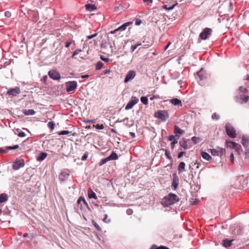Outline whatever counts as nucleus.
<instances>
[{"label": "nucleus", "instance_id": "f257e3e1", "mask_svg": "<svg viewBox=\"0 0 249 249\" xmlns=\"http://www.w3.org/2000/svg\"><path fill=\"white\" fill-rule=\"evenodd\" d=\"M154 116L162 121H165L169 118V114L165 110H158L155 112Z\"/></svg>", "mask_w": 249, "mask_h": 249}, {"label": "nucleus", "instance_id": "f03ea898", "mask_svg": "<svg viewBox=\"0 0 249 249\" xmlns=\"http://www.w3.org/2000/svg\"><path fill=\"white\" fill-rule=\"evenodd\" d=\"M166 202V206L172 205L179 201L178 196L173 194H169L167 196L165 197Z\"/></svg>", "mask_w": 249, "mask_h": 249}, {"label": "nucleus", "instance_id": "7ed1b4c3", "mask_svg": "<svg viewBox=\"0 0 249 249\" xmlns=\"http://www.w3.org/2000/svg\"><path fill=\"white\" fill-rule=\"evenodd\" d=\"M208 152H210L213 156H218L221 157L225 154V150L222 148L217 147L215 149H208Z\"/></svg>", "mask_w": 249, "mask_h": 249}, {"label": "nucleus", "instance_id": "20e7f679", "mask_svg": "<svg viewBox=\"0 0 249 249\" xmlns=\"http://www.w3.org/2000/svg\"><path fill=\"white\" fill-rule=\"evenodd\" d=\"M225 127L227 135L231 138H234L236 134L233 127L230 124H227Z\"/></svg>", "mask_w": 249, "mask_h": 249}, {"label": "nucleus", "instance_id": "39448f33", "mask_svg": "<svg viewBox=\"0 0 249 249\" xmlns=\"http://www.w3.org/2000/svg\"><path fill=\"white\" fill-rule=\"evenodd\" d=\"M212 30L211 28H206L200 34L199 37L202 40L207 39L210 35L212 34Z\"/></svg>", "mask_w": 249, "mask_h": 249}, {"label": "nucleus", "instance_id": "423d86ee", "mask_svg": "<svg viewBox=\"0 0 249 249\" xmlns=\"http://www.w3.org/2000/svg\"><path fill=\"white\" fill-rule=\"evenodd\" d=\"M77 87V84L75 81H69L66 83V89L68 92L74 91Z\"/></svg>", "mask_w": 249, "mask_h": 249}, {"label": "nucleus", "instance_id": "0eeeda50", "mask_svg": "<svg viewBox=\"0 0 249 249\" xmlns=\"http://www.w3.org/2000/svg\"><path fill=\"white\" fill-rule=\"evenodd\" d=\"M24 161L22 159H17L14 162L12 167L15 170H18L24 166Z\"/></svg>", "mask_w": 249, "mask_h": 249}, {"label": "nucleus", "instance_id": "6e6552de", "mask_svg": "<svg viewBox=\"0 0 249 249\" xmlns=\"http://www.w3.org/2000/svg\"><path fill=\"white\" fill-rule=\"evenodd\" d=\"M48 75L50 78L55 80H59L61 78L59 73L54 70L50 71L48 72Z\"/></svg>", "mask_w": 249, "mask_h": 249}, {"label": "nucleus", "instance_id": "1a4fd4ad", "mask_svg": "<svg viewBox=\"0 0 249 249\" xmlns=\"http://www.w3.org/2000/svg\"><path fill=\"white\" fill-rule=\"evenodd\" d=\"M139 101V99L136 97L132 96L125 107V109H130L131 108L136 104Z\"/></svg>", "mask_w": 249, "mask_h": 249}, {"label": "nucleus", "instance_id": "9d476101", "mask_svg": "<svg viewBox=\"0 0 249 249\" xmlns=\"http://www.w3.org/2000/svg\"><path fill=\"white\" fill-rule=\"evenodd\" d=\"M249 97L244 94H240L236 96L237 100L241 103H246L249 100Z\"/></svg>", "mask_w": 249, "mask_h": 249}, {"label": "nucleus", "instance_id": "9b49d317", "mask_svg": "<svg viewBox=\"0 0 249 249\" xmlns=\"http://www.w3.org/2000/svg\"><path fill=\"white\" fill-rule=\"evenodd\" d=\"M136 76V72L134 71H129L126 74L124 79V82L127 83L130 80L133 79Z\"/></svg>", "mask_w": 249, "mask_h": 249}, {"label": "nucleus", "instance_id": "f8f14e48", "mask_svg": "<svg viewBox=\"0 0 249 249\" xmlns=\"http://www.w3.org/2000/svg\"><path fill=\"white\" fill-rule=\"evenodd\" d=\"M20 93V89L18 87H16L14 89H11L7 91V94L9 95H12L16 96Z\"/></svg>", "mask_w": 249, "mask_h": 249}, {"label": "nucleus", "instance_id": "ddd939ff", "mask_svg": "<svg viewBox=\"0 0 249 249\" xmlns=\"http://www.w3.org/2000/svg\"><path fill=\"white\" fill-rule=\"evenodd\" d=\"M197 74L201 81L206 79L208 77V74L203 69H201V70L197 72Z\"/></svg>", "mask_w": 249, "mask_h": 249}, {"label": "nucleus", "instance_id": "4468645a", "mask_svg": "<svg viewBox=\"0 0 249 249\" xmlns=\"http://www.w3.org/2000/svg\"><path fill=\"white\" fill-rule=\"evenodd\" d=\"M10 113L14 115L15 117L22 118L24 116L23 110H13V112L9 110Z\"/></svg>", "mask_w": 249, "mask_h": 249}, {"label": "nucleus", "instance_id": "2eb2a0df", "mask_svg": "<svg viewBox=\"0 0 249 249\" xmlns=\"http://www.w3.org/2000/svg\"><path fill=\"white\" fill-rule=\"evenodd\" d=\"M179 184V178L178 176L176 173L173 175V182L172 186L174 187L175 189H176Z\"/></svg>", "mask_w": 249, "mask_h": 249}, {"label": "nucleus", "instance_id": "dca6fc26", "mask_svg": "<svg viewBox=\"0 0 249 249\" xmlns=\"http://www.w3.org/2000/svg\"><path fill=\"white\" fill-rule=\"evenodd\" d=\"M242 143L245 147H248L249 145V137L243 135L242 138Z\"/></svg>", "mask_w": 249, "mask_h": 249}, {"label": "nucleus", "instance_id": "f3484780", "mask_svg": "<svg viewBox=\"0 0 249 249\" xmlns=\"http://www.w3.org/2000/svg\"><path fill=\"white\" fill-rule=\"evenodd\" d=\"M170 102L175 106H177L178 107H182V102L181 100L177 99L174 98L173 99L170 100Z\"/></svg>", "mask_w": 249, "mask_h": 249}, {"label": "nucleus", "instance_id": "a211bd4d", "mask_svg": "<svg viewBox=\"0 0 249 249\" xmlns=\"http://www.w3.org/2000/svg\"><path fill=\"white\" fill-rule=\"evenodd\" d=\"M185 163L184 162L182 161L179 163L178 167V170L179 174L185 171Z\"/></svg>", "mask_w": 249, "mask_h": 249}, {"label": "nucleus", "instance_id": "6ab92c4d", "mask_svg": "<svg viewBox=\"0 0 249 249\" xmlns=\"http://www.w3.org/2000/svg\"><path fill=\"white\" fill-rule=\"evenodd\" d=\"M233 240H229L228 239H225L223 240L222 241V245L223 246H224L226 248L229 247L231 246L232 245V241Z\"/></svg>", "mask_w": 249, "mask_h": 249}, {"label": "nucleus", "instance_id": "aec40b11", "mask_svg": "<svg viewBox=\"0 0 249 249\" xmlns=\"http://www.w3.org/2000/svg\"><path fill=\"white\" fill-rule=\"evenodd\" d=\"M201 156L204 159H205L208 161L211 160H212V157L207 152H201Z\"/></svg>", "mask_w": 249, "mask_h": 249}, {"label": "nucleus", "instance_id": "412c9836", "mask_svg": "<svg viewBox=\"0 0 249 249\" xmlns=\"http://www.w3.org/2000/svg\"><path fill=\"white\" fill-rule=\"evenodd\" d=\"M174 133L177 136L178 134L182 135L184 133V131L179 128L178 126L175 125L174 126Z\"/></svg>", "mask_w": 249, "mask_h": 249}, {"label": "nucleus", "instance_id": "4be33fe9", "mask_svg": "<svg viewBox=\"0 0 249 249\" xmlns=\"http://www.w3.org/2000/svg\"><path fill=\"white\" fill-rule=\"evenodd\" d=\"M47 154L46 153L42 152L37 157L36 160L38 161H42L44 160L47 157Z\"/></svg>", "mask_w": 249, "mask_h": 249}, {"label": "nucleus", "instance_id": "5701e85b", "mask_svg": "<svg viewBox=\"0 0 249 249\" xmlns=\"http://www.w3.org/2000/svg\"><path fill=\"white\" fill-rule=\"evenodd\" d=\"M179 145L184 149H186L188 148L187 142L185 139H182V140L179 142Z\"/></svg>", "mask_w": 249, "mask_h": 249}, {"label": "nucleus", "instance_id": "b1692460", "mask_svg": "<svg viewBox=\"0 0 249 249\" xmlns=\"http://www.w3.org/2000/svg\"><path fill=\"white\" fill-rule=\"evenodd\" d=\"M8 200V196L6 194L0 195V203L4 202Z\"/></svg>", "mask_w": 249, "mask_h": 249}, {"label": "nucleus", "instance_id": "393cba45", "mask_svg": "<svg viewBox=\"0 0 249 249\" xmlns=\"http://www.w3.org/2000/svg\"><path fill=\"white\" fill-rule=\"evenodd\" d=\"M88 195L89 198H94L96 199L97 197L96 194L93 192L91 190H89L88 191Z\"/></svg>", "mask_w": 249, "mask_h": 249}, {"label": "nucleus", "instance_id": "a878e982", "mask_svg": "<svg viewBox=\"0 0 249 249\" xmlns=\"http://www.w3.org/2000/svg\"><path fill=\"white\" fill-rule=\"evenodd\" d=\"M86 8L89 11H92L96 9V6L93 4H87L86 5Z\"/></svg>", "mask_w": 249, "mask_h": 249}, {"label": "nucleus", "instance_id": "bb28decb", "mask_svg": "<svg viewBox=\"0 0 249 249\" xmlns=\"http://www.w3.org/2000/svg\"><path fill=\"white\" fill-rule=\"evenodd\" d=\"M131 23L129 22H126L122 26H120L119 28H118V30H119V31L125 30L126 28V27L129 26Z\"/></svg>", "mask_w": 249, "mask_h": 249}, {"label": "nucleus", "instance_id": "cd10ccee", "mask_svg": "<svg viewBox=\"0 0 249 249\" xmlns=\"http://www.w3.org/2000/svg\"><path fill=\"white\" fill-rule=\"evenodd\" d=\"M24 115H32L35 114L34 110H23Z\"/></svg>", "mask_w": 249, "mask_h": 249}, {"label": "nucleus", "instance_id": "c85d7f7f", "mask_svg": "<svg viewBox=\"0 0 249 249\" xmlns=\"http://www.w3.org/2000/svg\"><path fill=\"white\" fill-rule=\"evenodd\" d=\"M118 158V156L117 154L114 152H112L111 154L108 157V159H109V160H117Z\"/></svg>", "mask_w": 249, "mask_h": 249}, {"label": "nucleus", "instance_id": "c756f323", "mask_svg": "<svg viewBox=\"0 0 249 249\" xmlns=\"http://www.w3.org/2000/svg\"><path fill=\"white\" fill-rule=\"evenodd\" d=\"M227 146L231 148H234L235 146H236V145L237 143L235 142H233L231 141L227 142Z\"/></svg>", "mask_w": 249, "mask_h": 249}, {"label": "nucleus", "instance_id": "7c9ffc66", "mask_svg": "<svg viewBox=\"0 0 249 249\" xmlns=\"http://www.w3.org/2000/svg\"><path fill=\"white\" fill-rule=\"evenodd\" d=\"M104 63L101 61L98 62L95 66V69L96 70H100L103 66Z\"/></svg>", "mask_w": 249, "mask_h": 249}, {"label": "nucleus", "instance_id": "2f4dec72", "mask_svg": "<svg viewBox=\"0 0 249 249\" xmlns=\"http://www.w3.org/2000/svg\"><path fill=\"white\" fill-rule=\"evenodd\" d=\"M239 90L240 92V94H244L248 91L247 89L243 87H240L239 88Z\"/></svg>", "mask_w": 249, "mask_h": 249}, {"label": "nucleus", "instance_id": "473e14b6", "mask_svg": "<svg viewBox=\"0 0 249 249\" xmlns=\"http://www.w3.org/2000/svg\"><path fill=\"white\" fill-rule=\"evenodd\" d=\"M141 101L144 105H147L148 104V99L146 97L142 96L141 98Z\"/></svg>", "mask_w": 249, "mask_h": 249}, {"label": "nucleus", "instance_id": "72a5a7b5", "mask_svg": "<svg viewBox=\"0 0 249 249\" xmlns=\"http://www.w3.org/2000/svg\"><path fill=\"white\" fill-rule=\"evenodd\" d=\"M234 148L239 154H240V152L242 151L241 146L238 143L236 144V146H235Z\"/></svg>", "mask_w": 249, "mask_h": 249}, {"label": "nucleus", "instance_id": "f704fd0d", "mask_svg": "<svg viewBox=\"0 0 249 249\" xmlns=\"http://www.w3.org/2000/svg\"><path fill=\"white\" fill-rule=\"evenodd\" d=\"M110 160L109 159H108V157L105 158V159H102L100 162L99 163V165L101 166L104 164H105L108 161Z\"/></svg>", "mask_w": 249, "mask_h": 249}, {"label": "nucleus", "instance_id": "c9c22d12", "mask_svg": "<svg viewBox=\"0 0 249 249\" xmlns=\"http://www.w3.org/2000/svg\"><path fill=\"white\" fill-rule=\"evenodd\" d=\"M93 127H95L97 129H103L104 128V126L103 125V124H93Z\"/></svg>", "mask_w": 249, "mask_h": 249}, {"label": "nucleus", "instance_id": "e433bc0d", "mask_svg": "<svg viewBox=\"0 0 249 249\" xmlns=\"http://www.w3.org/2000/svg\"><path fill=\"white\" fill-rule=\"evenodd\" d=\"M82 50L80 49L76 50L74 53H73L71 57L72 58H75V56L78 54L80 52H81Z\"/></svg>", "mask_w": 249, "mask_h": 249}, {"label": "nucleus", "instance_id": "4c0bfd02", "mask_svg": "<svg viewBox=\"0 0 249 249\" xmlns=\"http://www.w3.org/2000/svg\"><path fill=\"white\" fill-rule=\"evenodd\" d=\"M192 140L195 144H196L199 142V139L196 137H193L192 138Z\"/></svg>", "mask_w": 249, "mask_h": 249}, {"label": "nucleus", "instance_id": "58836bf2", "mask_svg": "<svg viewBox=\"0 0 249 249\" xmlns=\"http://www.w3.org/2000/svg\"><path fill=\"white\" fill-rule=\"evenodd\" d=\"M175 5H173L172 6L168 7L167 5H165L162 6V8L165 10H170L174 8Z\"/></svg>", "mask_w": 249, "mask_h": 249}, {"label": "nucleus", "instance_id": "ea45409f", "mask_svg": "<svg viewBox=\"0 0 249 249\" xmlns=\"http://www.w3.org/2000/svg\"><path fill=\"white\" fill-rule=\"evenodd\" d=\"M70 133V132L68 130H63V131H60L59 133V135H68L69 134V133Z\"/></svg>", "mask_w": 249, "mask_h": 249}, {"label": "nucleus", "instance_id": "a19ab883", "mask_svg": "<svg viewBox=\"0 0 249 249\" xmlns=\"http://www.w3.org/2000/svg\"><path fill=\"white\" fill-rule=\"evenodd\" d=\"M212 118L213 119V120H218L219 119V115L217 114L216 113H213V115H212Z\"/></svg>", "mask_w": 249, "mask_h": 249}, {"label": "nucleus", "instance_id": "79ce46f5", "mask_svg": "<svg viewBox=\"0 0 249 249\" xmlns=\"http://www.w3.org/2000/svg\"><path fill=\"white\" fill-rule=\"evenodd\" d=\"M48 126L51 129H53L54 127V124L52 122H50L48 124Z\"/></svg>", "mask_w": 249, "mask_h": 249}, {"label": "nucleus", "instance_id": "37998d69", "mask_svg": "<svg viewBox=\"0 0 249 249\" xmlns=\"http://www.w3.org/2000/svg\"><path fill=\"white\" fill-rule=\"evenodd\" d=\"M100 58L102 60H103L106 62H107L109 61V59L108 58L105 57L104 55H101Z\"/></svg>", "mask_w": 249, "mask_h": 249}, {"label": "nucleus", "instance_id": "c03bdc74", "mask_svg": "<svg viewBox=\"0 0 249 249\" xmlns=\"http://www.w3.org/2000/svg\"><path fill=\"white\" fill-rule=\"evenodd\" d=\"M141 44H138L135 45H132L131 47V49L132 52H134V50L140 45H141Z\"/></svg>", "mask_w": 249, "mask_h": 249}, {"label": "nucleus", "instance_id": "a18cd8bd", "mask_svg": "<svg viewBox=\"0 0 249 249\" xmlns=\"http://www.w3.org/2000/svg\"><path fill=\"white\" fill-rule=\"evenodd\" d=\"M18 147H19L18 145H15L13 146H8L7 148L8 149L12 150V149H16L18 148Z\"/></svg>", "mask_w": 249, "mask_h": 249}, {"label": "nucleus", "instance_id": "49530a36", "mask_svg": "<svg viewBox=\"0 0 249 249\" xmlns=\"http://www.w3.org/2000/svg\"><path fill=\"white\" fill-rule=\"evenodd\" d=\"M198 202V200L197 199H192L190 201L191 205H195Z\"/></svg>", "mask_w": 249, "mask_h": 249}, {"label": "nucleus", "instance_id": "de8ad7c7", "mask_svg": "<svg viewBox=\"0 0 249 249\" xmlns=\"http://www.w3.org/2000/svg\"><path fill=\"white\" fill-rule=\"evenodd\" d=\"M178 143V141L177 140H174L171 143V148L172 149H174L175 144Z\"/></svg>", "mask_w": 249, "mask_h": 249}, {"label": "nucleus", "instance_id": "09e8293b", "mask_svg": "<svg viewBox=\"0 0 249 249\" xmlns=\"http://www.w3.org/2000/svg\"><path fill=\"white\" fill-rule=\"evenodd\" d=\"M107 214H105V216L104 217V219H103V221H105L106 223L110 222V220L109 219L107 220Z\"/></svg>", "mask_w": 249, "mask_h": 249}, {"label": "nucleus", "instance_id": "8fccbe9b", "mask_svg": "<svg viewBox=\"0 0 249 249\" xmlns=\"http://www.w3.org/2000/svg\"><path fill=\"white\" fill-rule=\"evenodd\" d=\"M97 35V34L95 33L92 35L87 36V37L88 38V39H92V38H94V37L96 36Z\"/></svg>", "mask_w": 249, "mask_h": 249}, {"label": "nucleus", "instance_id": "3c124183", "mask_svg": "<svg viewBox=\"0 0 249 249\" xmlns=\"http://www.w3.org/2000/svg\"><path fill=\"white\" fill-rule=\"evenodd\" d=\"M165 154L168 159H171V157L170 155V152L169 151L166 150Z\"/></svg>", "mask_w": 249, "mask_h": 249}, {"label": "nucleus", "instance_id": "603ef678", "mask_svg": "<svg viewBox=\"0 0 249 249\" xmlns=\"http://www.w3.org/2000/svg\"><path fill=\"white\" fill-rule=\"evenodd\" d=\"M93 225L98 230H101V228H100V227L96 222H93Z\"/></svg>", "mask_w": 249, "mask_h": 249}, {"label": "nucleus", "instance_id": "864d4df0", "mask_svg": "<svg viewBox=\"0 0 249 249\" xmlns=\"http://www.w3.org/2000/svg\"><path fill=\"white\" fill-rule=\"evenodd\" d=\"M175 137L174 136V135H170L168 137V140H169L170 141H173L174 140H175Z\"/></svg>", "mask_w": 249, "mask_h": 249}, {"label": "nucleus", "instance_id": "5fc2aeb1", "mask_svg": "<svg viewBox=\"0 0 249 249\" xmlns=\"http://www.w3.org/2000/svg\"><path fill=\"white\" fill-rule=\"evenodd\" d=\"M18 136L19 137H23L25 136V134L23 132H20L19 133H18Z\"/></svg>", "mask_w": 249, "mask_h": 249}, {"label": "nucleus", "instance_id": "6e6d98bb", "mask_svg": "<svg viewBox=\"0 0 249 249\" xmlns=\"http://www.w3.org/2000/svg\"><path fill=\"white\" fill-rule=\"evenodd\" d=\"M5 16L7 17H10L11 13L9 11H6L5 12Z\"/></svg>", "mask_w": 249, "mask_h": 249}, {"label": "nucleus", "instance_id": "4d7b16f0", "mask_svg": "<svg viewBox=\"0 0 249 249\" xmlns=\"http://www.w3.org/2000/svg\"><path fill=\"white\" fill-rule=\"evenodd\" d=\"M126 213L128 215H131L133 211L131 209H128L126 211Z\"/></svg>", "mask_w": 249, "mask_h": 249}, {"label": "nucleus", "instance_id": "13d9d810", "mask_svg": "<svg viewBox=\"0 0 249 249\" xmlns=\"http://www.w3.org/2000/svg\"><path fill=\"white\" fill-rule=\"evenodd\" d=\"M230 158L231 162L233 163L234 161V155L233 153H231L230 155Z\"/></svg>", "mask_w": 249, "mask_h": 249}, {"label": "nucleus", "instance_id": "bf43d9fd", "mask_svg": "<svg viewBox=\"0 0 249 249\" xmlns=\"http://www.w3.org/2000/svg\"><path fill=\"white\" fill-rule=\"evenodd\" d=\"M142 23V21L140 19H137L135 24L137 25H139Z\"/></svg>", "mask_w": 249, "mask_h": 249}, {"label": "nucleus", "instance_id": "052dcab7", "mask_svg": "<svg viewBox=\"0 0 249 249\" xmlns=\"http://www.w3.org/2000/svg\"><path fill=\"white\" fill-rule=\"evenodd\" d=\"M118 31H119V30H118V28H117V29H116L114 30L113 31H110L109 32V33L111 34H115Z\"/></svg>", "mask_w": 249, "mask_h": 249}, {"label": "nucleus", "instance_id": "680f3d73", "mask_svg": "<svg viewBox=\"0 0 249 249\" xmlns=\"http://www.w3.org/2000/svg\"><path fill=\"white\" fill-rule=\"evenodd\" d=\"M184 154V152H181L180 153H179V154H178V158H180L181 157H182V156L183 155V154Z\"/></svg>", "mask_w": 249, "mask_h": 249}, {"label": "nucleus", "instance_id": "e2e57ef3", "mask_svg": "<svg viewBox=\"0 0 249 249\" xmlns=\"http://www.w3.org/2000/svg\"><path fill=\"white\" fill-rule=\"evenodd\" d=\"M110 72V71L109 69H107V70H105L104 71H103V73L105 74H106L107 73H109Z\"/></svg>", "mask_w": 249, "mask_h": 249}, {"label": "nucleus", "instance_id": "0e129e2a", "mask_svg": "<svg viewBox=\"0 0 249 249\" xmlns=\"http://www.w3.org/2000/svg\"><path fill=\"white\" fill-rule=\"evenodd\" d=\"M81 200H82L83 201V202H84V203H86V201H85V199H83V198H82V197H80V198H79L78 199V200H77V203H80V201H81Z\"/></svg>", "mask_w": 249, "mask_h": 249}, {"label": "nucleus", "instance_id": "69168bd1", "mask_svg": "<svg viewBox=\"0 0 249 249\" xmlns=\"http://www.w3.org/2000/svg\"><path fill=\"white\" fill-rule=\"evenodd\" d=\"M130 136H131L132 138H134L135 137V133L132 132H129Z\"/></svg>", "mask_w": 249, "mask_h": 249}, {"label": "nucleus", "instance_id": "338daca9", "mask_svg": "<svg viewBox=\"0 0 249 249\" xmlns=\"http://www.w3.org/2000/svg\"><path fill=\"white\" fill-rule=\"evenodd\" d=\"M71 44V42H67L66 44L65 45V47L66 48H68Z\"/></svg>", "mask_w": 249, "mask_h": 249}, {"label": "nucleus", "instance_id": "774afa93", "mask_svg": "<svg viewBox=\"0 0 249 249\" xmlns=\"http://www.w3.org/2000/svg\"><path fill=\"white\" fill-rule=\"evenodd\" d=\"M89 75L86 74V75L81 76V77H82V78H86L89 77Z\"/></svg>", "mask_w": 249, "mask_h": 249}]
</instances>
